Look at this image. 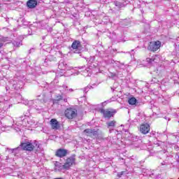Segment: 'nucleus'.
<instances>
[{
    "label": "nucleus",
    "mask_w": 179,
    "mask_h": 179,
    "mask_svg": "<svg viewBox=\"0 0 179 179\" xmlns=\"http://www.w3.org/2000/svg\"><path fill=\"white\" fill-rule=\"evenodd\" d=\"M34 124H35V121L33 120V117H31V116L24 115L17 117L15 122H13L12 128H13V129L17 132H19L22 125L24 127H27V125L28 127H31Z\"/></svg>",
    "instance_id": "nucleus-1"
},
{
    "label": "nucleus",
    "mask_w": 179,
    "mask_h": 179,
    "mask_svg": "<svg viewBox=\"0 0 179 179\" xmlns=\"http://www.w3.org/2000/svg\"><path fill=\"white\" fill-rule=\"evenodd\" d=\"M22 150H27L28 152H31V150H34V149L38 150V149H40V144L37 141H35L34 143L27 141L21 143L20 147L10 150L11 153H15V152L19 153V151L22 150Z\"/></svg>",
    "instance_id": "nucleus-2"
},
{
    "label": "nucleus",
    "mask_w": 179,
    "mask_h": 179,
    "mask_svg": "<svg viewBox=\"0 0 179 179\" xmlns=\"http://www.w3.org/2000/svg\"><path fill=\"white\" fill-rule=\"evenodd\" d=\"M99 113H101V114H103V116L104 117V118H111V117H114V115H115V114H117V110L115 109H103L101 108L99 109Z\"/></svg>",
    "instance_id": "nucleus-3"
},
{
    "label": "nucleus",
    "mask_w": 179,
    "mask_h": 179,
    "mask_svg": "<svg viewBox=\"0 0 179 179\" xmlns=\"http://www.w3.org/2000/svg\"><path fill=\"white\" fill-rule=\"evenodd\" d=\"M64 114L65 117L69 120H73L78 115V110L75 108H69L65 110Z\"/></svg>",
    "instance_id": "nucleus-4"
},
{
    "label": "nucleus",
    "mask_w": 179,
    "mask_h": 179,
    "mask_svg": "<svg viewBox=\"0 0 179 179\" xmlns=\"http://www.w3.org/2000/svg\"><path fill=\"white\" fill-rule=\"evenodd\" d=\"M161 45L162 43L159 41L150 42L148 47V50H149V51H152L153 52H155V51H157L158 49L160 48Z\"/></svg>",
    "instance_id": "nucleus-5"
},
{
    "label": "nucleus",
    "mask_w": 179,
    "mask_h": 179,
    "mask_svg": "<svg viewBox=\"0 0 179 179\" xmlns=\"http://www.w3.org/2000/svg\"><path fill=\"white\" fill-rule=\"evenodd\" d=\"M58 69L60 71H71V69H73V68L69 66V64H66V62L61 60L59 62Z\"/></svg>",
    "instance_id": "nucleus-6"
},
{
    "label": "nucleus",
    "mask_w": 179,
    "mask_h": 179,
    "mask_svg": "<svg viewBox=\"0 0 179 179\" xmlns=\"http://www.w3.org/2000/svg\"><path fill=\"white\" fill-rule=\"evenodd\" d=\"M139 131L141 134H143V135H146V134H149V131H150V125L148 123L143 124L140 126Z\"/></svg>",
    "instance_id": "nucleus-7"
},
{
    "label": "nucleus",
    "mask_w": 179,
    "mask_h": 179,
    "mask_svg": "<svg viewBox=\"0 0 179 179\" xmlns=\"http://www.w3.org/2000/svg\"><path fill=\"white\" fill-rule=\"evenodd\" d=\"M68 155V150L64 149V148H59L56 150L55 152V156L57 157H65Z\"/></svg>",
    "instance_id": "nucleus-8"
},
{
    "label": "nucleus",
    "mask_w": 179,
    "mask_h": 179,
    "mask_svg": "<svg viewBox=\"0 0 179 179\" xmlns=\"http://www.w3.org/2000/svg\"><path fill=\"white\" fill-rule=\"evenodd\" d=\"M75 157H76V155H73L71 157L66 159V162L64 164H65V166L67 167V169H69L71 166L75 164Z\"/></svg>",
    "instance_id": "nucleus-9"
},
{
    "label": "nucleus",
    "mask_w": 179,
    "mask_h": 179,
    "mask_svg": "<svg viewBox=\"0 0 179 179\" xmlns=\"http://www.w3.org/2000/svg\"><path fill=\"white\" fill-rule=\"evenodd\" d=\"M55 170L56 171H62V170L68 169V168L65 166V164H62L58 162L55 163Z\"/></svg>",
    "instance_id": "nucleus-10"
},
{
    "label": "nucleus",
    "mask_w": 179,
    "mask_h": 179,
    "mask_svg": "<svg viewBox=\"0 0 179 179\" xmlns=\"http://www.w3.org/2000/svg\"><path fill=\"white\" fill-rule=\"evenodd\" d=\"M50 125L52 129H59L61 125L56 119H52L50 120Z\"/></svg>",
    "instance_id": "nucleus-11"
},
{
    "label": "nucleus",
    "mask_w": 179,
    "mask_h": 179,
    "mask_svg": "<svg viewBox=\"0 0 179 179\" xmlns=\"http://www.w3.org/2000/svg\"><path fill=\"white\" fill-rule=\"evenodd\" d=\"M106 124L108 128L109 129L110 134H111V132L114 131V129H111V128H114V127H115V125L117 124V122L115 120H111L108 122Z\"/></svg>",
    "instance_id": "nucleus-12"
},
{
    "label": "nucleus",
    "mask_w": 179,
    "mask_h": 179,
    "mask_svg": "<svg viewBox=\"0 0 179 179\" xmlns=\"http://www.w3.org/2000/svg\"><path fill=\"white\" fill-rule=\"evenodd\" d=\"M27 6L29 8V9H34L37 6V1L36 0H29L27 2Z\"/></svg>",
    "instance_id": "nucleus-13"
},
{
    "label": "nucleus",
    "mask_w": 179,
    "mask_h": 179,
    "mask_svg": "<svg viewBox=\"0 0 179 179\" xmlns=\"http://www.w3.org/2000/svg\"><path fill=\"white\" fill-rule=\"evenodd\" d=\"M81 46L80 41H74L71 45V48H73V50H80Z\"/></svg>",
    "instance_id": "nucleus-14"
},
{
    "label": "nucleus",
    "mask_w": 179,
    "mask_h": 179,
    "mask_svg": "<svg viewBox=\"0 0 179 179\" xmlns=\"http://www.w3.org/2000/svg\"><path fill=\"white\" fill-rule=\"evenodd\" d=\"M99 135V132L97 131H95L94 129H92L91 131V134H90V137L92 138L93 139H96Z\"/></svg>",
    "instance_id": "nucleus-15"
},
{
    "label": "nucleus",
    "mask_w": 179,
    "mask_h": 179,
    "mask_svg": "<svg viewBox=\"0 0 179 179\" xmlns=\"http://www.w3.org/2000/svg\"><path fill=\"white\" fill-rule=\"evenodd\" d=\"M136 99L135 97H132V98H130L129 99V104H130L131 106H135V104H136Z\"/></svg>",
    "instance_id": "nucleus-16"
},
{
    "label": "nucleus",
    "mask_w": 179,
    "mask_h": 179,
    "mask_svg": "<svg viewBox=\"0 0 179 179\" xmlns=\"http://www.w3.org/2000/svg\"><path fill=\"white\" fill-rule=\"evenodd\" d=\"M115 5L118 9H121V8H124L125 5L123 3H121L120 1H115Z\"/></svg>",
    "instance_id": "nucleus-17"
},
{
    "label": "nucleus",
    "mask_w": 179,
    "mask_h": 179,
    "mask_svg": "<svg viewBox=\"0 0 179 179\" xmlns=\"http://www.w3.org/2000/svg\"><path fill=\"white\" fill-rule=\"evenodd\" d=\"M13 44L14 47H20V45H22V41H19V40L14 41L13 42Z\"/></svg>",
    "instance_id": "nucleus-18"
},
{
    "label": "nucleus",
    "mask_w": 179,
    "mask_h": 179,
    "mask_svg": "<svg viewBox=\"0 0 179 179\" xmlns=\"http://www.w3.org/2000/svg\"><path fill=\"white\" fill-rule=\"evenodd\" d=\"M92 131H93V129H87L84 130V134L87 135V136H90V134H92Z\"/></svg>",
    "instance_id": "nucleus-19"
},
{
    "label": "nucleus",
    "mask_w": 179,
    "mask_h": 179,
    "mask_svg": "<svg viewBox=\"0 0 179 179\" xmlns=\"http://www.w3.org/2000/svg\"><path fill=\"white\" fill-rule=\"evenodd\" d=\"M150 177L151 178H157L159 177V174L156 173V171H153L151 174H150Z\"/></svg>",
    "instance_id": "nucleus-20"
},
{
    "label": "nucleus",
    "mask_w": 179,
    "mask_h": 179,
    "mask_svg": "<svg viewBox=\"0 0 179 179\" xmlns=\"http://www.w3.org/2000/svg\"><path fill=\"white\" fill-rule=\"evenodd\" d=\"M110 78L115 80V79H118V76L115 73H110Z\"/></svg>",
    "instance_id": "nucleus-21"
},
{
    "label": "nucleus",
    "mask_w": 179,
    "mask_h": 179,
    "mask_svg": "<svg viewBox=\"0 0 179 179\" xmlns=\"http://www.w3.org/2000/svg\"><path fill=\"white\" fill-rule=\"evenodd\" d=\"M84 73H88V74L87 75V76H90V73H92V69L88 68V69H85V70L84 71Z\"/></svg>",
    "instance_id": "nucleus-22"
},
{
    "label": "nucleus",
    "mask_w": 179,
    "mask_h": 179,
    "mask_svg": "<svg viewBox=\"0 0 179 179\" xmlns=\"http://www.w3.org/2000/svg\"><path fill=\"white\" fill-rule=\"evenodd\" d=\"M146 62H148V64H153L155 62V59L147 58Z\"/></svg>",
    "instance_id": "nucleus-23"
},
{
    "label": "nucleus",
    "mask_w": 179,
    "mask_h": 179,
    "mask_svg": "<svg viewBox=\"0 0 179 179\" xmlns=\"http://www.w3.org/2000/svg\"><path fill=\"white\" fill-rule=\"evenodd\" d=\"M60 100H62V96L59 95L56 97V100H55V101H60Z\"/></svg>",
    "instance_id": "nucleus-24"
},
{
    "label": "nucleus",
    "mask_w": 179,
    "mask_h": 179,
    "mask_svg": "<svg viewBox=\"0 0 179 179\" xmlns=\"http://www.w3.org/2000/svg\"><path fill=\"white\" fill-rule=\"evenodd\" d=\"M123 175H124V171L120 172L117 173V177H119V178H121V177H122Z\"/></svg>",
    "instance_id": "nucleus-25"
},
{
    "label": "nucleus",
    "mask_w": 179,
    "mask_h": 179,
    "mask_svg": "<svg viewBox=\"0 0 179 179\" xmlns=\"http://www.w3.org/2000/svg\"><path fill=\"white\" fill-rule=\"evenodd\" d=\"M90 89V88L89 87H87L84 88V93H87V92H89Z\"/></svg>",
    "instance_id": "nucleus-26"
},
{
    "label": "nucleus",
    "mask_w": 179,
    "mask_h": 179,
    "mask_svg": "<svg viewBox=\"0 0 179 179\" xmlns=\"http://www.w3.org/2000/svg\"><path fill=\"white\" fill-rule=\"evenodd\" d=\"M152 83H157L159 82V80H157V79H156V78H154V79H152Z\"/></svg>",
    "instance_id": "nucleus-27"
},
{
    "label": "nucleus",
    "mask_w": 179,
    "mask_h": 179,
    "mask_svg": "<svg viewBox=\"0 0 179 179\" xmlns=\"http://www.w3.org/2000/svg\"><path fill=\"white\" fill-rule=\"evenodd\" d=\"M42 103H46L47 102V98L44 97L43 101H41Z\"/></svg>",
    "instance_id": "nucleus-28"
},
{
    "label": "nucleus",
    "mask_w": 179,
    "mask_h": 179,
    "mask_svg": "<svg viewBox=\"0 0 179 179\" xmlns=\"http://www.w3.org/2000/svg\"><path fill=\"white\" fill-rule=\"evenodd\" d=\"M31 51H34V48L30 49L29 50V54H31Z\"/></svg>",
    "instance_id": "nucleus-29"
},
{
    "label": "nucleus",
    "mask_w": 179,
    "mask_h": 179,
    "mask_svg": "<svg viewBox=\"0 0 179 179\" xmlns=\"http://www.w3.org/2000/svg\"><path fill=\"white\" fill-rule=\"evenodd\" d=\"M3 101V98L2 96H0V103H2Z\"/></svg>",
    "instance_id": "nucleus-30"
},
{
    "label": "nucleus",
    "mask_w": 179,
    "mask_h": 179,
    "mask_svg": "<svg viewBox=\"0 0 179 179\" xmlns=\"http://www.w3.org/2000/svg\"><path fill=\"white\" fill-rule=\"evenodd\" d=\"M63 89H68V86H66V85H63Z\"/></svg>",
    "instance_id": "nucleus-31"
},
{
    "label": "nucleus",
    "mask_w": 179,
    "mask_h": 179,
    "mask_svg": "<svg viewBox=\"0 0 179 179\" xmlns=\"http://www.w3.org/2000/svg\"><path fill=\"white\" fill-rule=\"evenodd\" d=\"M3 43H0V48H1V47H3Z\"/></svg>",
    "instance_id": "nucleus-32"
},
{
    "label": "nucleus",
    "mask_w": 179,
    "mask_h": 179,
    "mask_svg": "<svg viewBox=\"0 0 179 179\" xmlns=\"http://www.w3.org/2000/svg\"><path fill=\"white\" fill-rule=\"evenodd\" d=\"M64 101L65 103H66V101H68V99H64Z\"/></svg>",
    "instance_id": "nucleus-33"
},
{
    "label": "nucleus",
    "mask_w": 179,
    "mask_h": 179,
    "mask_svg": "<svg viewBox=\"0 0 179 179\" xmlns=\"http://www.w3.org/2000/svg\"><path fill=\"white\" fill-rule=\"evenodd\" d=\"M53 179H64V178H53Z\"/></svg>",
    "instance_id": "nucleus-34"
},
{
    "label": "nucleus",
    "mask_w": 179,
    "mask_h": 179,
    "mask_svg": "<svg viewBox=\"0 0 179 179\" xmlns=\"http://www.w3.org/2000/svg\"><path fill=\"white\" fill-rule=\"evenodd\" d=\"M121 65H122V67H121L122 69H124V64H122Z\"/></svg>",
    "instance_id": "nucleus-35"
},
{
    "label": "nucleus",
    "mask_w": 179,
    "mask_h": 179,
    "mask_svg": "<svg viewBox=\"0 0 179 179\" xmlns=\"http://www.w3.org/2000/svg\"><path fill=\"white\" fill-rule=\"evenodd\" d=\"M69 92H73V89H69Z\"/></svg>",
    "instance_id": "nucleus-36"
},
{
    "label": "nucleus",
    "mask_w": 179,
    "mask_h": 179,
    "mask_svg": "<svg viewBox=\"0 0 179 179\" xmlns=\"http://www.w3.org/2000/svg\"><path fill=\"white\" fill-rule=\"evenodd\" d=\"M83 68H85V66L79 67V69H83Z\"/></svg>",
    "instance_id": "nucleus-37"
},
{
    "label": "nucleus",
    "mask_w": 179,
    "mask_h": 179,
    "mask_svg": "<svg viewBox=\"0 0 179 179\" xmlns=\"http://www.w3.org/2000/svg\"><path fill=\"white\" fill-rule=\"evenodd\" d=\"M156 145H157V146H160V143H156Z\"/></svg>",
    "instance_id": "nucleus-38"
},
{
    "label": "nucleus",
    "mask_w": 179,
    "mask_h": 179,
    "mask_svg": "<svg viewBox=\"0 0 179 179\" xmlns=\"http://www.w3.org/2000/svg\"><path fill=\"white\" fill-rule=\"evenodd\" d=\"M36 110H41V108H36Z\"/></svg>",
    "instance_id": "nucleus-39"
},
{
    "label": "nucleus",
    "mask_w": 179,
    "mask_h": 179,
    "mask_svg": "<svg viewBox=\"0 0 179 179\" xmlns=\"http://www.w3.org/2000/svg\"><path fill=\"white\" fill-rule=\"evenodd\" d=\"M77 52H76L77 54H79V52H80V51L76 50Z\"/></svg>",
    "instance_id": "nucleus-40"
},
{
    "label": "nucleus",
    "mask_w": 179,
    "mask_h": 179,
    "mask_svg": "<svg viewBox=\"0 0 179 179\" xmlns=\"http://www.w3.org/2000/svg\"><path fill=\"white\" fill-rule=\"evenodd\" d=\"M66 2H71V0H66Z\"/></svg>",
    "instance_id": "nucleus-41"
},
{
    "label": "nucleus",
    "mask_w": 179,
    "mask_h": 179,
    "mask_svg": "<svg viewBox=\"0 0 179 179\" xmlns=\"http://www.w3.org/2000/svg\"><path fill=\"white\" fill-rule=\"evenodd\" d=\"M91 60H92V62H93V57H92V58H91Z\"/></svg>",
    "instance_id": "nucleus-42"
},
{
    "label": "nucleus",
    "mask_w": 179,
    "mask_h": 179,
    "mask_svg": "<svg viewBox=\"0 0 179 179\" xmlns=\"http://www.w3.org/2000/svg\"><path fill=\"white\" fill-rule=\"evenodd\" d=\"M28 31H30V29H28Z\"/></svg>",
    "instance_id": "nucleus-43"
},
{
    "label": "nucleus",
    "mask_w": 179,
    "mask_h": 179,
    "mask_svg": "<svg viewBox=\"0 0 179 179\" xmlns=\"http://www.w3.org/2000/svg\"><path fill=\"white\" fill-rule=\"evenodd\" d=\"M162 166L164 165V163H162Z\"/></svg>",
    "instance_id": "nucleus-44"
},
{
    "label": "nucleus",
    "mask_w": 179,
    "mask_h": 179,
    "mask_svg": "<svg viewBox=\"0 0 179 179\" xmlns=\"http://www.w3.org/2000/svg\"><path fill=\"white\" fill-rule=\"evenodd\" d=\"M162 166L164 165V163H162Z\"/></svg>",
    "instance_id": "nucleus-45"
},
{
    "label": "nucleus",
    "mask_w": 179,
    "mask_h": 179,
    "mask_svg": "<svg viewBox=\"0 0 179 179\" xmlns=\"http://www.w3.org/2000/svg\"><path fill=\"white\" fill-rule=\"evenodd\" d=\"M178 122H179V120H178Z\"/></svg>",
    "instance_id": "nucleus-46"
}]
</instances>
